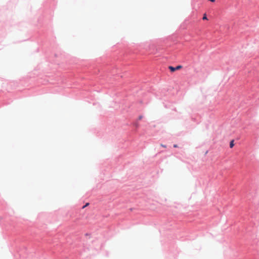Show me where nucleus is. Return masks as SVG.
<instances>
[{
    "instance_id": "nucleus-2",
    "label": "nucleus",
    "mask_w": 259,
    "mask_h": 259,
    "mask_svg": "<svg viewBox=\"0 0 259 259\" xmlns=\"http://www.w3.org/2000/svg\"><path fill=\"white\" fill-rule=\"evenodd\" d=\"M234 146V141L232 140L230 142V148H232L233 146Z\"/></svg>"
},
{
    "instance_id": "nucleus-4",
    "label": "nucleus",
    "mask_w": 259,
    "mask_h": 259,
    "mask_svg": "<svg viewBox=\"0 0 259 259\" xmlns=\"http://www.w3.org/2000/svg\"><path fill=\"white\" fill-rule=\"evenodd\" d=\"M89 204V203H87L84 206H83L82 207V208H84L85 207H86L87 206H88Z\"/></svg>"
},
{
    "instance_id": "nucleus-7",
    "label": "nucleus",
    "mask_w": 259,
    "mask_h": 259,
    "mask_svg": "<svg viewBox=\"0 0 259 259\" xmlns=\"http://www.w3.org/2000/svg\"><path fill=\"white\" fill-rule=\"evenodd\" d=\"M174 147L177 148L178 147V145L175 144V145H174Z\"/></svg>"
},
{
    "instance_id": "nucleus-3",
    "label": "nucleus",
    "mask_w": 259,
    "mask_h": 259,
    "mask_svg": "<svg viewBox=\"0 0 259 259\" xmlns=\"http://www.w3.org/2000/svg\"><path fill=\"white\" fill-rule=\"evenodd\" d=\"M202 19L203 20H207V19L206 14L204 15V16H203V17L202 18Z\"/></svg>"
},
{
    "instance_id": "nucleus-5",
    "label": "nucleus",
    "mask_w": 259,
    "mask_h": 259,
    "mask_svg": "<svg viewBox=\"0 0 259 259\" xmlns=\"http://www.w3.org/2000/svg\"><path fill=\"white\" fill-rule=\"evenodd\" d=\"M142 118H143V116H142V115H141V116H140L139 117V120H141V119H142Z\"/></svg>"
},
{
    "instance_id": "nucleus-8",
    "label": "nucleus",
    "mask_w": 259,
    "mask_h": 259,
    "mask_svg": "<svg viewBox=\"0 0 259 259\" xmlns=\"http://www.w3.org/2000/svg\"><path fill=\"white\" fill-rule=\"evenodd\" d=\"M209 1L211 2H214L215 1V0H209Z\"/></svg>"
},
{
    "instance_id": "nucleus-1",
    "label": "nucleus",
    "mask_w": 259,
    "mask_h": 259,
    "mask_svg": "<svg viewBox=\"0 0 259 259\" xmlns=\"http://www.w3.org/2000/svg\"><path fill=\"white\" fill-rule=\"evenodd\" d=\"M168 68L171 71L174 72L176 70H179V69H181L182 68V66L181 65H178L176 67H174L172 66H169Z\"/></svg>"
},
{
    "instance_id": "nucleus-6",
    "label": "nucleus",
    "mask_w": 259,
    "mask_h": 259,
    "mask_svg": "<svg viewBox=\"0 0 259 259\" xmlns=\"http://www.w3.org/2000/svg\"><path fill=\"white\" fill-rule=\"evenodd\" d=\"M160 145H161V146H162V147H163L164 148H166V146L165 145H164L163 144H161Z\"/></svg>"
}]
</instances>
